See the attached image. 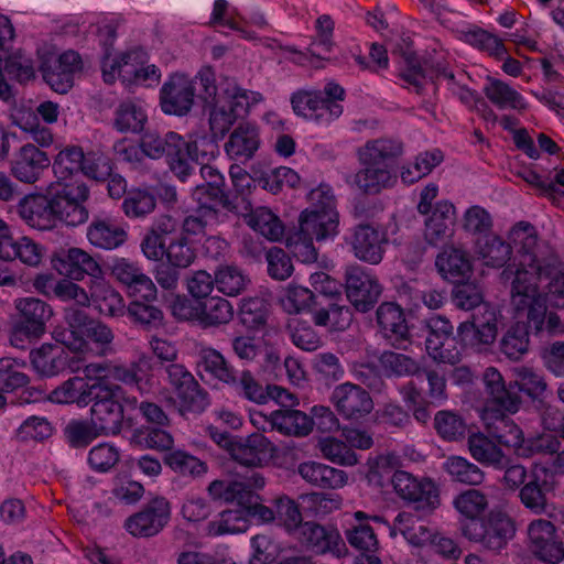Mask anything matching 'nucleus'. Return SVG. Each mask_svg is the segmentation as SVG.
Wrapping results in <instances>:
<instances>
[{
  "label": "nucleus",
  "mask_w": 564,
  "mask_h": 564,
  "mask_svg": "<svg viewBox=\"0 0 564 564\" xmlns=\"http://www.w3.org/2000/svg\"><path fill=\"white\" fill-rule=\"evenodd\" d=\"M482 380L490 401L497 404L499 410L509 413L519 411L522 403L521 392L539 404H544L549 394L547 383L543 376L527 367L516 369L514 380L508 384L502 375L494 367L485 370Z\"/></svg>",
  "instance_id": "f03ea898"
},
{
  "label": "nucleus",
  "mask_w": 564,
  "mask_h": 564,
  "mask_svg": "<svg viewBox=\"0 0 564 564\" xmlns=\"http://www.w3.org/2000/svg\"><path fill=\"white\" fill-rule=\"evenodd\" d=\"M31 364L35 371L44 377H54L67 370L74 372L78 369V361L62 346L43 344L39 349L31 351Z\"/></svg>",
  "instance_id": "a878e982"
},
{
  "label": "nucleus",
  "mask_w": 564,
  "mask_h": 564,
  "mask_svg": "<svg viewBox=\"0 0 564 564\" xmlns=\"http://www.w3.org/2000/svg\"><path fill=\"white\" fill-rule=\"evenodd\" d=\"M89 242L100 249L112 250L127 240V231L111 220L95 219L87 228Z\"/></svg>",
  "instance_id": "79ce46f5"
},
{
  "label": "nucleus",
  "mask_w": 564,
  "mask_h": 564,
  "mask_svg": "<svg viewBox=\"0 0 564 564\" xmlns=\"http://www.w3.org/2000/svg\"><path fill=\"white\" fill-rule=\"evenodd\" d=\"M208 492L216 500L236 501L238 509L246 513L260 500L259 495L250 486L237 480H214L208 486Z\"/></svg>",
  "instance_id": "473e14b6"
},
{
  "label": "nucleus",
  "mask_w": 564,
  "mask_h": 564,
  "mask_svg": "<svg viewBox=\"0 0 564 564\" xmlns=\"http://www.w3.org/2000/svg\"><path fill=\"white\" fill-rule=\"evenodd\" d=\"M51 160L47 153L33 143H25L15 152L11 163V175L24 184H34L48 169Z\"/></svg>",
  "instance_id": "412c9836"
},
{
  "label": "nucleus",
  "mask_w": 564,
  "mask_h": 564,
  "mask_svg": "<svg viewBox=\"0 0 564 564\" xmlns=\"http://www.w3.org/2000/svg\"><path fill=\"white\" fill-rule=\"evenodd\" d=\"M312 321L316 326L326 327L330 332H343L350 326L352 314L343 302L324 297L313 306Z\"/></svg>",
  "instance_id": "2f4dec72"
},
{
  "label": "nucleus",
  "mask_w": 564,
  "mask_h": 564,
  "mask_svg": "<svg viewBox=\"0 0 564 564\" xmlns=\"http://www.w3.org/2000/svg\"><path fill=\"white\" fill-rule=\"evenodd\" d=\"M163 463L175 474L196 478L207 473V465L198 457L183 449H172L164 454Z\"/></svg>",
  "instance_id": "864d4df0"
},
{
  "label": "nucleus",
  "mask_w": 564,
  "mask_h": 564,
  "mask_svg": "<svg viewBox=\"0 0 564 564\" xmlns=\"http://www.w3.org/2000/svg\"><path fill=\"white\" fill-rule=\"evenodd\" d=\"M402 153V143L392 139L369 141L359 151L361 164L391 167L392 161Z\"/></svg>",
  "instance_id": "a18cd8bd"
},
{
  "label": "nucleus",
  "mask_w": 564,
  "mask_h": 564,
  "mask_svg": "<svg viewBox=\"0 0 564 564\" xmlns=\"http://www.w3.org/2000/svg\"><path fill=\"white\" fill-rule=\"evenodd\" d=\"M377 324L383 338L393 347L403 348L410 341V328L402 307L393 302H383L376 312Z\"/></svg>",
  "instance_id": "b1692460"
},
{
  "label": "nucleus",
  "mask_w": 564,
  "mask_h": 564,
  "mask_svg": "<svg viewBox=\"0 0 564 564\" xmlns=\"http://www.w3.org/2000/svg\"><path fill=\"white\" fill-rule=\"evenodd\" d=\"M52 264L56 271L74 281H82L85 275H88V283H93V280H99L105 275L98 261L76 247L55 252L52 256Z\"/></svg>",
  "instance_id": "2eb2a0df"
},
{
  "label": "nucleus",
  "mask_w": 564,
  "mask_h": 564,
  "mask_svg": "<svg viewBox=\"0 0 564 564\" xmlns=\"http://www.w3.org/2000/svg\"><path fill=\"white\" fill-rule=\"evenodd\" d=\"M147 119V113L141 106L126 100L115 110L113 127L119 132L139 133L143 130Z\"/></svg>",
  "instance_id": "6e6d98bb"
},
{
  "label": "nucleus",
  "mask_w": 564,
  "mask_h": 564,
  "mask_svg": "<svg viewBox=\"0 0 564 564\" xmlns=\"http://www.w3.org/2000/svg\"><path fill=\"white\" fill-rule=\"evenodd\" d=\"M17 209L19 216L35 229L51 230L57 226L50 189L45 195L24 196L19 200Z\"/></svg>",
  "instance_id": "bb28decb"
},
{
  "label": "nucleus",
  "mask_w": 564,
  "mask_h": 564,
  "mask_svg": "<svg viewBox=\"0 0 564 564\" xmlns=\"http://www.w3.org/2000/svg\"><path fill=\"white\" fill-rule=\"evenodd\" d=\"M131 443L144 448L167 453L174 449V437L160 427L137 429L131 436Z\"/></svg>",
  "instance_id": "69168bd1"
},
{
  "label": "nucleus",
  "mask_w": 564,
  "mask_h": 564,
  "mask_svg": "<svg viewBox=\"0 0 564 564\" xmlns=\"http://www.w3.org/2000/svg\"><path fill=\"white\" fill-rule=\"evenodd\" d=\"M365 167L355 175V184L366 194H377L393 182L391 169L382 165L362 164Z\"/></svg>",
  "instance_id": "4d7b16f0"
},
{
  "label": "nucleus",
  "mask_w": 564,
  "mask_h": 564,
  "mask_svg": "<svg viewBox=\"0 0 564 564\" xmlns=\"http://www.w3.org/2000/svg\"><path fill=\"white\" fill-rule=\"evenodd\" d=\"M355 518L359 523L346 531L348 543L360 552H377L379 549L377 535L368 523L362 522L368 518L367 514L362 511H357Z\"/></svg>",
  "instance_id": "e2e57ef3"
},
{
  "label": "nucleus",
  "mask_w": 564,
  "mask_h": 564,
  "mask_svg": "<svg viewBox=\"0 0 564 564\" xmlns=\"http://www.w3.org/2000/svg\"><path fill=\"white\" fill-rule=\"evenodd\" d=\"M379 362L382 370L387 373L388 377H414V375L419 370V362L412 357L386 350L379 357Z\"/></svg>",
  "instance_id": "774afa93"
},
{
  "label": "nucleus",
  "mask_w": 564,
  "mask_h": 564,
  "mask_svg": "<svg viewBox=\"0 0 564 564\" xmlns=\"http://www.w3.org/2000/svg\"><path fill=\"white\" fill-rule=\"evenodd\" d=\"M113 278L126 286L128 294L147 301H156L158 290L142 269L126 258L113 259L110 267Z\"/></svg>",
  "instance_id": "aec40b11"
},
{
  "label": "nucleus",
  "mask_w": 564,
  "mask_h": 564,
  "mask_svg": "<svg viewBox=\"0 0 564 564\" xmlns=\"http://www.w3.org/2000/svg\"><path fill=\"white\" fill-rule=\"evenodd\" d=\"M344 279L346 297L354 308L360 313L371 311L383 290L378 278L365 268L354 264L346 268Z\"/></svg>",
  "instance_id": "9d476101"
},
{
  "label": "nucleus",
  "mask_w": 564,
  "mask_h": 564,
  "mask_svg": "<svg viewBox=\"0 0 564 564\" xmlns=\"http://www.w3.org/2000/svg\"><path fill=\"white\" fill-rule=\"evenodd\" d=\"M408 502L413 507V511L420 516L432 514L441 505L440 490L436 484L430 478H422L415 487Z\"/></svg>",
  "instance_id": "bf43d9fd"
},
{
  "label": "nucleus",
  "mask_w": 564,
  "mask_h": 564,
  "mask_svg": "<svg viewBox=\"0 0 564 564\" xmlns=\"http://www.w3.org/2000/svg\"><path fill=\"white\" fill-rule=\"evenodd\" d=\"M234 317V307L224 297L214 296L197 305V321L203 327H218Z\"/></svg>",
  "instance_id": "3c124183"
},
{
  "label": "nucleus",
  "mask_w": 564,
  "mask_h": 564,
  "mask_svg": "<svg viewBox=\"0 0 564 564\" xmlns=\"http://www.w3.org/2000/svg\"><path fill=\"white\" fill-rule=\"evenodd\" d=\"M533 323L529 321L517 322L512 324L500 339V351L511 360H520L528 351L530 346L529 327Z\"/></svg>",
  "instance_id": "09e8293b"
},
{
  "label": "nucleus",
  "mask_w": 564,
  "mask_h": 564,
  "mask_svg": "<svg viewBox=\"0 0 564 564\" xmlns=\"http://www.w3.org/2000/svg\"><path fill=\"white\" fill-rule=\"evenodd\" d=\"M121 394V386H98L91 397L90 420L105 436L118 435L122 430L124 410L120 402Z\"/></svg>",
  "instance_id": "6e6552de"
},
{
  "label": "nucleus",
  "mask_w": 564,
  "mask_h": 564,
  "mask_svg": "<svg viewBox=\"0 0 564 564\" xmlns=\"http://www.w3.org/2000/svg\"><path fill=\"white\" fill-rule=\"evenodd\" d=\"M486 412H491L495 416V421L489 423L491 437L499 444L513 448L516 452L523 441L522 430L512 419L505 414V410H499L498 405L490 401V397H488ZM507 413L509 412L507 411Z\"/></svg>",
  "instance_id": "e433bc0d"
},
{
  "label": "nucleus",
  "mask_w": 564,
  "mask_h": 564,
  "mask_svg": "<svg viewBox=\"0 0 564 564\" xmlns=\"http://www.w3.org/2000/svg\"><path fill=\"white\" fill-rule=\"evenodd\" d=\"M347 242L358 260L376 265L383 259L388 237L369 224H359L352 228Z\"/></svg>",
  "instance_id": "a211bd4d"
},
{
  "label": "nucleus",
  "mask_w": 564,
  "mask_h": 564,
  "mask_svg": "<svg viewBox=\"0 0 564 564\" xmlns=\"http://www.w3.org/2000/svg\"><path fill=\"white\" fill-rule=\"evenodd\" d=\"M482 91L488 100L501 110L522 111L527 109V104L521 94L500 79L488 77Z\"/></svg>",
  "instance_id": "de8ad7c7"
},
{
  "label": "nucleus",
  "mask_w": 564,
  "mask_h": 564,
  "mask_svg": "<svg viewBox=\"0 0 564 564\" xmlns=\"http://www.w3.org/2000/svg\"><path fill=\"white\" fill-rule=\"evenodd\" d=\"M555 474L547 467L534 468L529 480L518 491V499L525 510L533 516L555 518L553 497L557 488Z\"/></svg>",
  "instance_id": "0eeeda50"
},
{
  "label": "nucleus",
  "mask_w": 564,
  "mask_h": 564,
  "mask_svg": "<svg viewBox=\"0 0 564 564\" xmlns=\"http://www.w3.org/2000/svg\"><path fill=\"white\" fill-rule=\"evenodd\" d=\"M83 159L84 152L79 147H68L58 152L53 163V172L57 180L56 186L82 180Z\"/></svg>",
  "instance_id": "49530a36"
},
{
  "label": "nucleus",
  "mask_w": 564,
  "mask_h": 564,
  "mask_svg": "<svg viewBox=\"0 0 564 564\" xmlns=\"http://www.w3.org/2000/svg\"><path fill=\"white\" fill-rule=\"evenodd\" d=\"M99 383H90L85 378L72 377L51 391L48 399L59 404H73L84 408L90 404L91 397Z\"/></svg>",
  "instance_id": "c9c22d12"
},
{
  "label": "nucleus",
  "mask_w": 564,
  "mask_h": 564,
  "mask_svg": "<svg viewBox=\"0 0 564 564\" xmlns=\"http://www.w3.org/2000/svg\"><path fill=\"white\" fill-rule=\"evenodd\" d=\"M521 230L524 237L520 260L501 271L500 281L510 283L511 305L518 313L527 311V318L539 333L544 325L546 306L540 300L538 281L549 280L545 302L552 307L564 310V263L555 257L540 260L534 251L538 243L534 227L530 223L520 221L513 235L520 236Z\"/></svg>",
  "instance_id": "f257e3e1"
},
{
  "label": "nucleus",
  "mask_w": 564,
  "mask_h": 564,
  "mask_svg": "<svg viewBox=\"0 0 564 564\" xmlns=\"http://www.w3.org/2000/svg\"><path fill=\"white\" fill-rule=\"evenodd\" d=\"M402 57L404 68L400 76L403 80L414 86L416 93H421L424 82L427 79L434 82L435 79L444 78L454 84V73L448 70L445 66L441 64L434 65L430 62L422 64L416 54L412 51L402 52Z\"/></svg>",
  "instance_id": "c85d7f7f"
},
{
  "label": "nucleus",
  "mask_w": 564,
  "mask_h": 564,
  "mask_svg": "<svg viewBox=\"0 0 564 564\" xmlns=\"http://www.w3.org/2000/svg\"><path fill=\"white\" fill-rule=\"evenodd\" d=\"M196 366L202 379L215 380L226 386L236 371L225 356L212 347H202L197 351Z\"/></svg>",
  "instance_id": "72a5a7b5"
},
{
  "label": "nucleus",
  "mask_w": 564,
  "mask_h": 564,
  "mask_svg": "<svg viewBox=\"0 0 564 564\" xmlns=\"http://www.w3.org/2000/svg\"><path fill=\"white\" fill-rule=\"evenodd\" d=\"M275 452L274 444L261 433L239 437L232 445L230 457L242 466L258 468L268 464Z\"/></svg>",
  "instance_id": "5701e85b"
},
{
  "label": "nucleus",
  "mask_w": 564,
  "mask_h": 564,
  "mask_svg": "<svg viewBox=\"0 0 564 564\" xmlns=\"http://www.w3.org/2000/svg\"><path fill=\"white\" fill-rule=\"evenodd\" d=\"M156 196L149 189L134 188L128 192L122 209L129 218H142L154 212Z\"/></svg>",
  "instance_id": "338daca9"
},
{
  "label": "nucleus",
  "mask_w": 564,
  "mask_h": 564,
  "mask_svg": "<svg viewBox=\"0 0 564 564\" xmlns=\"http://www.w3.org/2000/svg\"><path fill=\"white\" fill-rule=\"evenodd\" d=\"M83 68L80 55L75 51H66L59 56L47 55L40 65L45 83L56 93L66 94L74 86V76Z\"/></svg>",
  "instance_id": "9b49d317"
},
{
  "label": "nucleus",
  "mask_w": 564,
  "mask_h": 564,
  "mask_svg": "<svg viewBox=\"0 0 564 564\" xmlns=\"http://www.w3.org/2000/svg\"><path fill=\"white\" fill-rule=\"evenodd\" d=\"M17 316L12 324L10 341L24 348L25 341L39 339L46 330V323L53 311L44 301L35 297L18 299L14 302Z\"/></svg>",
  "instance_id": "423d86ee"
},
{
  "label": "nucleus",
  "mask_w": 564,
  "mask_h": 564,
  "mask_svg": "<svg viewBox=\"0 0 564 564\" xmlns=\"http://www.w3.org/2000/svg\"><path fill=\"white\" fill-rule=\"evenodd\" d=\"M457 39L497 59H502L507 54L506 46L498 36L476 25L458 30Z\"/></svg>",
  "instance_id": "8fccbe9b"
},
{
  "label": "nucleus",
  "mask_w": 564,
  "mask_h": 564,
  "mask_svg": "<svg viewBox=\"0 0 564 564\" xmlns=\"http://www.w3.org/2000/svg\"><path fill=\"white\" fill-rule=\"evenodd\" d=\"M432 214L425 220L424 238L431 246H440L451 237L456 209L448 200L436 203Z\"/></svg>",
  "instance_id": "7c9ffc66"
},
{
  "label": "nucleus",
  "mask_w": 564,
  "mask_h": 564,
  "mask_svg": "<svg viewBox=\"0 0 564 564\" xmlns=\"http://www.w3.org/2000/svg\"><path fill=\"white\" fill-rule=\"evenodd\" d=\"M275 524L288 533L295 534L304 523L300 506L289 496L282 495L273 500Z\"/></svg>",
  "instance_id": "052dcab7"
},
{
  "label": "nucleus",
  "mask_w": 564,
  "mask_h": 564,
  "mask_svg": "<svg viewBox=\"0 0 564 564\" xmlns=\"http://www.w3.org/2000/svg\"><path fill=\"white\" fill-rule=\"evenodd\" d=\"M460 531L468 541L494 554H500L514 539L517 522L508 512L492 509L478 520L463 522Z\"/></svg>",
  "instance_id": "20e7f679"
},
{
  "label": "nucleus",
  "mask_w": 564,
  "mask_h": 564,
  "mask_svg": "<svg viewBox=\"0 0 564 564\" xmlns=\"http://www.w3.org/2000/svg\"><path fill=\"white\" fill-rule=\"evenodd\" d=\"M227 386L248 401L258 404L268 402V384L262 386L250 370H242L240 372L236 370Z\"/></svg>",
  "instance_id": "5fc2aeb1"
},
{
  "label": "nucleus",
  "mask_w": 564,
  "mask_h": 564,
  "mask_svg": "<svg viewBox=\"0 0 564 564\" xmlns=\"http://www.w3.org/2000/svg\"><path fill=\"white\" fill-rule=\"evenodd\" d=\"M468 451L478 463L495 469H502L506 465L503 451L484 433H473L467 440Z\"/></svg>",
  "instance_id": "a19ab883"
},
{
  "label": "nucleus",
  "mask_w": 564,
  "mask_h": 564,
  "mask_svg": "<svg viewBox=\"0 0 564 564\" xmlns=\"http://www.w3.org/2000/svg\"><path fill=\"white\" fill-rule=\"evenodd\" d=\"M520 223L512 228L510 235L514 242H520V245H522V239L524 237L523 230H521L520 236L513 235V230ZM521 249L522 246H520L518 254L512 259V247L498 236H485L477 242V254L482 260L484 264L491 268H503V270L510 263L520 260Z\"/></svg>",
  "instance_id": "cd10ccee"
},
{
  "label": "nucleus",
  "mask_w": 564,
  "mask_h": 564,
  "mask_svg": "<svg viewBox=\"0 0 564 564\" xmlns=\"http://www.w3.org/2000/svg\"><path fill=\"white\" fill-rule=\"evenodd\" d=\"M318 300L315 293L307 288L299 285H289L280 297L282 308L289 314H299L310 312L313 315V306H316Z\"/></svg>",
  "instance_id": "0e129e2a"
},
{
  "label": "nucleus",
  "mask_w": 564,
  "mask_h": 564,
  "mask_svg": "<svg viewBox=\"0 0 564 564\" xmlns=\"http://www.w3.org/2000/svg\"><path fill=\"white\" fill-rule=\"evenodd\" d=\"M154 301H147L135 297L126 308L130 322L144 330H152L161 327L164 314L161 308L153 304Z\"/></svg>",
  "instance_id": "603ef678"
},
{
  "label": "nucleus",
  "mask_w": 564,
  "mask_h": 564,
  "mask_svg": "<svg viewBox=\"0 0 564 564\" xmlns=\"http://www.w3.org/2000/svg\"><path fill=\"white\" fill-rule=\"evenodd\" d=\"M245 223L270 241H279L285 234L282 220L268 207L259 206L253 208L250 202L242 199L241 213Z\"/></svg>",
  "instance_id": "c756f323"
},
{
  "label": "nucleus",
  "mask_w": 564,
  "mask_h": 564,
  "mask_svg": "<svg viewBox=\"0 0 564 564\" xmlns=\"http://www.w3.org/2000/svg\"><path fill=\"white\" fill-rule=\"evenodd\" d=\"M170 518V502L164 497H155L141 511L130 516L124 528L133 536L150 538L162 531Z\"/></svg>",
  "instance_id": "4468645a"
},
{
  "label": "nucleus",
  "mask_w": 564,
  "mask_h": 564,
  "mask_svg": "<svg viewBox=\"0 0 564 564\" xmlns=\"http://www.w3.org/2000/svg\"><path fill=\"white\" fill-rule=\"evenodd\" d=\"M176 395L177 410L182 416L200 414L209 405V394L200 387L197 380L188 386V389L180 391Z\"/></svg>",
  "instance_id": "680f3d73"
},
{
  "label": "nucleus",
  "mask_w": 564,
  "mask_h": 564,
  "mask_svg": "<svg viewBox=\"0 0 564 564\" xmlns=\"http://www.w3.org/2000/svg\"><path fill=\"white\" fill-rule=\"evenodd\" d=\"M297 539L307 551L318 555L330 553L340 557L347 553L345 541L332 524L306 521L300 527Z\"/></svg>",
  "instance_id": "f8f14e48"
},
{
  "label": "nucleus",
  "mask_w": 564,
  "mask_h": 564,
  "mask_svg": "<svg viewBox=\"0 0 564 564\" xmlns=\"http://www.w3.org/2000/svg\"><path fill=\"white\" fill-rule=\"evenodd\" d=\"M88 290L90 304L93 303L100 314L110 317L126 314L127 306L123 297L105 280V275L88 283Z\"/></svg>",
  "instance_id": "f704fd0d"
},
{
  "label": "nucleus",
  "mask_w": 564,
  "mask_h": 564,
  "mask_svg": "<svg viewBox=\"0 0 564 564\" xmlns=\"http://www.w3.org/2000/svg\"><path fill=\"white\" fill-rule=\"evenodd\" d=\"M216 151V141L210 140L207 135L185 140L177 134L174 141L170 142L164 158L171 173L178 181L185 183L195 173L196 163L215 158Z\"/></svg>",
  "instance_id": "39448f33"
},
{
  "label": "nucleus",
  "mask_w": 564,
  "mask_h": 564,
  "mask_svg": "<svg viewBox=\"0 0 564 564\" xmlns=\"http://www.w3.org/2000/svg\"><path fill=\"white\" fill-rule=\"evenodd\" d=\"M291 104L297 116L318 124H327L343 113V106L325 98L322 90H297Z\"/></svg>",
  "instance_id": "ddd939ff"
},
{
  "label": "nucleus",
  "mask_w": 564,
  "mask_h": 564,
  "mask_svg": "<svg viewBox=\"0 0 564 564\" xmlns=\"http://www.w3.org/2000/svg\"><path fill=\"white\" fill-rule=\"evenodd\" d=\"M332 400L338 413L346 420L358 421L373 409L370 394L360 386L350 382L337 386L333 391Z\"/></svg>",
  "instance_id": "4be33fe9"
},
{
  "label": "nucleus",
  "mask_w": 564,
  "mask_h": 564,
  "mask_svg": "<svg viewBox=\"0 0 564 564\" xmlns=\"http://www.w3.org/2000/svg\"><path fill=\"white\" fill-rule=\"evenodd\" d=\"M405 384H412L429 402L440 405L447 399L446 379L436 370L419 367L414 379Z\"/></svg>",
  "instance_id": "37998d69"
},
{
  "label": "nucleus",
  "mask_w": 564,
  "mask_h": 564,
  "mask_svg": "<svg viewBox=\"0 0 564 564\" xmlns=\"http://www.w3.org/2000/svg\"><path fill=\"white\" fill-rule=\"evenodd\" d=\"M192 197L197 208L223 221L226 220L227 214L223 213L221 209L234 215L241 213V204L237 202V197H232L226 191V184H198L195 186Z\"/></svg>",
  "instance_id": "6ab92c4d"
},
{
  "label": "nucleus",
  "mask_w": 564,
  "mask_h": 564,
  "mask_svg": "<svg viewBox=\"0 0 564 564\" xmlns=\"http://www.w3.org/2000/svg\"><path fill=\"white\" fill-rule=\"evenodd\" d=\"M497 332L496 315L487 311L482 317L474 315L471 321L460 323L457 336L462 346L481 351L496 340Z\"/></svg>",
  "instance_id": "393cba45"
},
{
  "label": "nucleus",
  "mask_w": 564,
  "mask_h": 564,
  "mask_svg": "<svg viewBox=\"0 0 564 564\" xmlns=\"http://www.w3.org/2000/svg\"><path fill=\"white\" fill-rule=\"evenodd\" d=\"M56 223L78 226L88 219V210L84 203L89 197V188L82 180L63 186L50 187Z\"/></svg>",
  "instance_id": "1a4fd4ad"
},
{
  "label": "nucleus",
  "mask_w": 564,
  "mask_h": 564,
  "mask_svg": "<svg viewBox=\"0 0 564 564\" xmlns=\"http://www.w3.org/2000/svg\"><path fill=\"white\" fill-rule=\"evenodd\" d=\"M444 470L454 481L478 486L485 479V473L474 463L462 456H449L443 464Z\"/></svg>",
  "instance_id": "13d9d810"
},
{
  "label": "nucleus",
  "mask_w": 564,
  "mask_h": 564,
  "mask_svg": "<svg viewBox=\"0 0 564 564\" xmlns=\"http://www.w3.org/2000/svg\"><path fill=\"white\" fill-rule=\"evenodd\" d=\"M196 96L194 79L184 74H173L160 90L161 109L166 115L186 116Z\"/></svg>",
  "instance_id": "dca6fc26"
},
{
  "label": "nucleus",
  "mask_w": 564,
  "mask_h": 564,
  "mask_svg": "<svg viewBox=\"0 0 564 564\" xmlns=\"http://www.w3.org/2000/svg\"><path fill=\"white\" fill-rule=\"evenodd\" d=\"M297 470L304 480L319 488L336 489L347 482L344 470L317 462H304L299 465Z\"/></svg>",
  "instance_id": "ea45409f"
},
{
  "label": "nucleus",
  "mask_w": 564,
  "mask_h": 564,
  "mask_svg": "<svg viewBox=\"0 0 564 564\" xmlns=\"http://www.w3.org/2000/svg\"><path fill=\"white\" fill-rule=\"evenodd\" d=\"M272 429L284 435L306 436L312 432V420L310 416L294 409H282L273 411L270 415Z\"/></svg>",
  "instance_id": "c03bdc74"
},
{
  "label": "nucleus",
  "mask_w": 564,
  "mask_h": 564,
  "mask_svg": "<svg viewBox=\"0 0 564 564\" xmlns=\"http://www.w3.org/2000/svg\"><path fill=\"white\" fill-rule=\"evenodd\" d=\"M435 265L447 280L462 282L473 274V264L467 251L459 248L445 249L436 258Z\"/></svg>",
  "instance_id": "58836bf2"
},
{
  "label": "nucleus",
  "mask_w": 564,
  "mask_h": 564,
  "mask_svg": "<svg viewBox=\"0 0 564 564\" xmlns=\"http://www.w3.org/2000/svg\"><path fill=\"white\" fill-rule=\"evenodd\" d=\"M529 549L534 557L546 564H557L564 558L563 543L556 540L554 524L535 519L528 525Z\"/></svg>",
  "instance_id": "f3484780"
},
{
  "label": "nucleus",
  "mask_w": 564,
  "mask_h": 564,
  "mask_svg": "<svg viewBox=\"0 0 564 564\" xmlns=\"http://www.w3.org/2000/svg\"><path fill=\"white\" fill-rule=\"evenodd\" d=\"M338 212L321 214L303 210L299 217V227L286 237V247L302 262H314L317 260L314 240L319 242L334 238L338 234Z\"/></svg>",
  "instance_id": "7ed1b4c3"
},
{
  "label": "nucleus",
  "mask_w": 564,
  "mask_h": 564,
  "mask_svg": "<svg viewBox=\"0 0 564 564\" xmlns=\"http://www.w3.org/2000/svg\"><path fill=\"white\" fill-rule=\"evenodd\" d=\"M259 144L258 128L249 122L240 123L229 135L225 151L230 159L243 162L254 155Z\"/></svg>",
  "instance_id": "4c0bfd02"
}]
</instances>
